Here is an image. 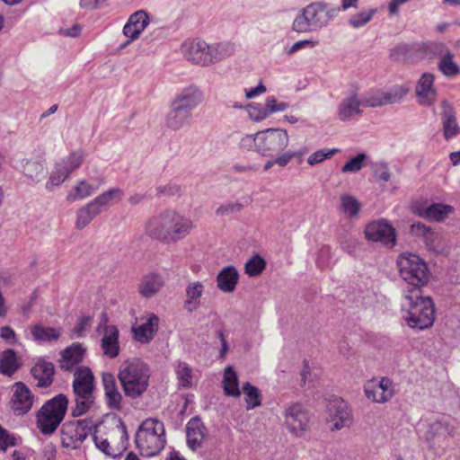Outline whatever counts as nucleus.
<instances>
[{"instance_id":"obj_6","label":"nucleus","mask_w":460,"mask_h":460,"mask_svg":"<svg viewBox=\"0 0 460 460\" xmlns=\"http://www.w3.org/2000/svg\"><path fill=\"white\" fill-rule=\"evenodd\" d=\"M135 442L143 456L159 454L166 444L164 423L156 419L143 420L136 433Z\"/></svg>"},{"instance_id":"obj_64","label":"nucleus","mask_w":460,"mask_h":460,"mask_svg":"<svg viewBox=\"0 0 460 460\" xmlns=\"http://www.w3.org/2000/svg\"><path fill=\"white\" fill-rule=\"evenodd\" d=\"M430 51H432L435 55L439 56L440 58L446 55V52H451L444 43L435 42L432 43L429 47Z\"/></svg>"},{"instance_id":"obj_44","label":"nucleus","mask_w":460,"mask_h":460,"mask_svg":"<svg viewBox=\"0 0 460 460\" xmlns=\"http://www.w3.org/2000/svg\"><path fill=\"white\" fill-rule=\"evenodd\" d=\"M407 93L408 89L402 85H396L388 92H383L384 105L400 102Z\"/></svg>"},{"instance_id":"obj_16","label":"nucleus","mask_w":460,"mask_h":460,"mask_svg":"<svg viewBox=\"0 0 460 460\" xmlns=\"http://www.w3.org/2000/svg\"><path fill=\"white\" fill-rule=\"evenodd\" d=\"M285 420L289 431L301 436L306 429L308 414L300 403H293L286 409Z\"/></svg>"},{"instance_id":"obj_52","label":"nucleus","mask_w":460,"mask_h":460,"mask_svg":"<svg viewBox=\"0 0 460 460\" xmlns=\"http://www.w3.org/2000/svg\"><path fill=\"white\" fill-rule=\"evenodd\" d=\"M340 150L338 148H332L330 150H317L314 153H313L308 158L307 163L310 165H315L317 164L322 163L325 159L331 158L333 155L338 153Z\"/></svg>"},{"instance_id":"obj_61","label":"nucleus","mask_w":460,"mask_h":460,"mask_svg":"<svg viewBox=\"0 0 460 460\" xmlns=\"http://www.w3.org/2000/svg\"><path fill=\"white\" fill-rule=\"evenodd\" d=\"M266 101L270 109V111H272V114L279 111H284L288 107V104L287 102H279L274 96L267 97Z\"/></svg>"},{"instance_id":"obj_28","label":"nucleus","mask_w":460,"mask_h":460,"mask_svg":"<svg viewBox=\"0 0 460 460\" xmlns=\"http://www.w3.org/2000/svg\"><path fill=\"white\" fill-rule=\"evenodd\" d=\"M159 318L152 314L146 323L133 328L134 338L141 343H147L153 340L158 330Z\"/></svg>"},{"instance_id":"obj_38","label":"nucleus","mask_w":460,"mask_h":460,"mask_svg":"<svg viewBox=\"0 0 460 460\" xmlns=\"http://www.w3.org/2000/svg\"><path fill=\"white\" fill-rule=\"evenodd\" d=\"M438 70L447 77H453L460 74V66L454 61V54L446 52L438 63Z\"/></svg>"},{"instance_id":"obj_14","label":"nucleus","mask_w":460,"mask_h":460,"mask_svg":"<svg viewBox=\"0 0 460 460\" xmlns=\"http://www.w3.org/2000/svg\"><path fill=\"white\" fill-rule=\"evenodd\" d=\"M366 238L369 241L380 242L387 247H394L396 243L394 227L385 220L369 223L365 229Z\"/></svg>"},{"instance_id":"obj_20","label":"nucleus","mask_w":460,"mask_h":460,"mask_svg":"<svg viewBox=\"0 0 460 460\" xmlns=\"http://www.w3.org/2000/svg\"><path fill=\"white\" fill-rule=\"evenodd\" d=\"M441 124L443 137L446 140H450L460 134V126L456 119V113L452 106L447 100L441 102Z\"/></svg>"},{"instance_id":"obj_60","label":"nucleus","mask_w":460,"mask_h":460,"mask_svg":"<svg viewBox=\"0 0 460 460\" xmlns=\"http://www.w3.org/2000/svg\"><path fill=\"white\" fill-rule=\"evenodd\" d=\"M92 323V317L90 316H83L78 320V323L73 329V332L77 337H82L85 332V330L90 327Z\"/></svg>"},{"instance_id":"obj_47","label":"nucleus","mask_w":460,"mask_h":460,"mask_svg":"<svg viewBox=\"0 0 460 460\" xmlns=\"http://www.w3.org/2000/svg\"><path fill=\"white\" fill-rule=\"evenodd\" d=\"M343 212L350 217L358 215L360 209V204L354 197L350 195H342L341 198Z\"/></svg>"},{"instance_id":"obj_53","label":"nucleus","mask_w":460,"mask_h":460,"mask_svg":"<svg viewBox=\"0 0 460 460\" xmlns=\"http://www.w3.org/2000/svg\"><path fill=\"white\" fill-rule=\"evenodd\" d=\"M259 132L243 137L240 140V146L245 150H253L258 153Z\"/></svg>"},{"instance_id":"obj_9","label":"nucleus","mask_w":460,"mask_h":460,"mask_svg":"<svg viewBox=\"0 0 460 460\" xmlns=\"http://www.w3.org/2000/svg\"><path fill=\"white\" fill-rule=\"evenodd\" d=\"M68 400L60 394L46 402L37 412V426L44 435L53 434L63 421Z\"/></svg>"},{"instance_id":"obj_22","label":"nucleus","mask_w":460,"mask_h":460,"mask_svg":"<svg viewBox=\"0 0 460 460\" xmlns=\"http://www.w3.org/2000/svg\"><path fill=\"white\" fill-rule=\"evenodd\" d=\"M85 349L79 342H74L60 352V367L65 371H71L83 361Z\"/></svg>"},{"instance_id":"obj_54","label":"nucleus","mask_w":460,"mask_h":460,"mask_svg":"<svg viewBox=\"0 0 460 460\" xmlns=\"http://www.w3.org/2000/svg\"><path fill=\"white\" fill-rule=\"evenodd\" d=\"M375 381H371L365 385V394L367 399L372 400L375 402L383 403L385 401H380V396H384L381 394Z\"/></svg>"},{"instance_id":"obj_17","label":"nucleus","mask_w":460,"mask_h":460,"mask_svg":"<svg viewBox=\"0 0 460 460\" xmlns=\"http://www.w3.org/2000/svg\"><path fill=\"white\" fill-rule=\"evenodd\" d=\"M202 101V92L198 87L190 85L178 93L172 103L189 113H192V111L195 110Z\"/></svg>"},{"instance_id":"obj_49","label":"nucleus","mask_w":460,"mask_h":460,"mask_svg":"<svg viewBox=\"0 0 460 460\" xmlns=\"http://www.w3.org/2000/svg\"><path fill=\"white\" fill-rule=\"evenodd\" d=\"M243 208V205L240 202L227 201L221 204L216 210L217 217H227L232 216L240 212Z\"/></svg>"},{"instance_id":"obj_12","label":"nucleus","mask_w":460,"mask_h":460,"mask_svg":"<svg viewBox=\"0 0 460 460\" xmlns=\"http://www.w3.org/2000/svg\"><path fill=\"white\" fill-rule=\"evenodd\" d=\"M97 332L100 334H102V338L101 339V349L103 355L109 358H114L119 356V330L115 325L108 324V317L105 313L102 314Z\"/></svg>"},{"instance_id":"obj_18","label":"nucleus","mask_w":460,"mask_h":460,"mask_svg":"<svg viewBox=\"0 0 460 460\" xmlns=\"http://www.w3.org/2000/svg\"><path fill=\"white\" fill-rule=\"evenodd\" d=\"M148 24L149 18L145 11H137L131 14L123 27V34L128 38V40L121 47H126L133 40L138 39Z\"/></svg>"},{"instance_id":"obj_41","label":"nucleus","mask_w":460,"mask_h":460,"mask_svg":"<svg viewBox=\"0 0 460 460\" xmlns=\"http://www.w3.org/2000/svg\"><path fill=\"white\" fill-rule=\"evenodd\" d=\"M243 392L245 394L246 408L248 410L254 409L261 405V394L256 386L246 382L243 385Z\"/></svg>"},{"instance_id":"obj_33","label":"nucleus","mask_w":460,"mask_h":460,"mask_svg":"<svg viewBox=\"0 0 460 460\" xmlns=\"http://www.w3.org/2000/svg\"><path fill=\"white\" fill-rule=\"evenodd\" d=\"M123 195V190L120 188L115 187L98 195L92 201L102 213L113 204L119 202L122 199Z\"/></svg>"},{"instance_id":"obj_29","label":"nucleus","mask_w":460,"mask_h":460,"mask_svg":"<svg viewBox=\"0 0 460 460\" xmlns=\"http://www.w3.org/2000/svg\"><path fill=\"white\" fill-rule=\"evenodd\" d=\"M22 173L31 182L38 183L47 174L45 164L37 158L26 159L22 162Z\"/></svg>"},{"instance_id":"obj_27","label":"nucleus","mask_w":460,"mask_h":460,"mask_svg":"<svg viewBox=\"0 0 460 460\" xmlns=\"http://www.w3.org/2000/svg\"><path fill=\"white\" fill-rule=\"evenodd\" d=\"M411 231L417 235L423 236L425 243L430 251L438 253L442 252L441 236L429 226L422 223H415L411 226Z\"/></svg>"},{"instance_id":"obj_26","label":"nucleus","mask_w":460,"mask_h":460,"mask_svg":"<svg viewBox=\"0 0 460 460\" xmlns=\"http://www.w3.org/2000/svg\"><path fill=\"white\" fill-rule=\"evenodd\" d=\"M239 280V273L235 267L226 266L217 275V286L224 293L234 291Z\"/></svg>"},{"instance_id":"obj_2","label":"nucleus","mask_w":460,"mask_h":460,"mask_svg":"<svg viewBox=\"0 0 460 460\" xmlns=\"http://www.w3.org/2000/svg\"><path fill=\"white\" fill-rule=\"evenodd\" d=\"M402 310L407 325L412 329L424 330L430 327L435 320V306L430 296L421 292L402 294Z\"/></svg>"},{"instance_id":"obj_30","label":"nucleus","mask_w":460,"mask_h":460,"mask_svg":"<svg viewBox=\"0 0 460 460\" xmlns=\"http://www.w3.org/2000/svg\"><path fill=\"white\" fill-rule=\"evenodd\" d=\"M205 287L200 281H192L188 283L185 288L186 299L184 301V308L192 313L200 305V297L204 293Z\"/></svg>"},{"instance_id":"obj_59","label":"nucleus","mask_w":460,"mask_h":460,"mask_svg":"<svg viewBox=\"0 0 460 460\" xmlns=\"http://www.w3.org/2000/svg\"><path fill=\"white\" fill-rule=\"evenodd\" d=\"M253 109L256 110L258 113L255 116H252V114L251 113V116L256 121L262 120L272 114V111H270V109L266 100L264 104L257 103L253 106Z\"/></svg>"},{"instance_id":"obj_25","label":"nucleus","mask_w":460,"mask_h":460,"mask_svg":"<svg viewBox=\"0 0 460 460\" xmlns=\"http://www.w3.org/2000/svg\"><path fill=\"white\" fill-rule=\"evenodd\" d=\"M192 118V113H189L171 103L170 111L165 117V126L172 130L177 131L185 126L190 125Z\"/></svg>"},{"instance_id":"obj_36","label":"nucleus","mask_w":460,"mask_h":460,"mask_svg":"<svg viewBox=\"0 0 460 460\" xmlns=\"http://www.w3.org/2000/svg\"><path fill=\"white\" fill-rule=\"evenodd\" d=\"M224 392L226 395L238 397L241 394L238 384V378L232 367H227L224 372Z\"/></svg>"},{"instance_id":"obj_1","label":"nucleus","mask_w":460,"mask_h":460,"mask_svg":"<svg viewBox=\"0 0 460 460\" xmlns=\"http://www.w3.org/2000/svg\"><path fill=\"white\" fill-rule=\"evenodd\" d=\"M193 227L192 221L173 210H167L151 217L146 233L150 237L170 243L186 237Z\"/></svg>"},{"instance_id":"obj_13","label":"nucleus","mask_w":460,"mask_h":460,"mask_svg":"<svg viewBox=\"0 0 460 460\" xmlns=\"http://www.w3.org/2000/svg\"><path fill=\"white\" fill-rule=\"evenodd\" d=\"M328 422L332 423V430H340L343 428H349L352 425L353 418L347 402L340 397L331 400L327 405Z\"/></svg>"},{"instance_id":"obj_48","label":"nucleus","mask_w":460,"mask_h":460,"mask_svg":"<svg viewBox=\"0 0 460 460\" xmlns=\"http://www.w3.org/2000/svg\"><path fill=\"white\" fill-rule=\"evenodd\" d=\"M366 159H367V155L366 154H364V153L358 154L355 157H353L350 160H349L342 166L341 172H343V173H348V172L355 173V172H359L362 169Z\"/></svg>"},{"instance_id":"obj_39","label":"nucleus","mask_w":460,"mask_h":460,"mask_svg":"<svg viewBox=\"0 0 460 460\" xmlns=\"http://www.w3.org/2000/svg\"><path fill=\"white\" fill-rule=\"evenodd\" d=\"M175 373L179 385L183 388H190L193 385L192 368L186 363L179 361L175 367Z\"/></svg>"},{"instance_id":"obj_10","label":"nucleus","mask_w":460,"mask_h":460,"mask_svg":"<svg viewBox=\"0 0 460 460\" xmlns=\"http://www.w3.org/2000/svg\"><path fill=\"white\" fill-rule=\"evenodd\" d=\"M258 154L262 156L274 157L288 146L289 137L283 128H267L259 131Z\"/></svg>"},{"instance_id":"obj_15","label":"nucleus","mask_w":460,"mask_h":460,"mask_svg":"<svg viewBox=\"0 0 460 460\" xmlns=\"http://www.w3.org/2000/svg\"><path fill=\"white\" fill-rule=\"evenodd\" d=\"M34 396L29 387L22 382H16L13 385L11 407L17 415L26 414L32 407Z\"/></svg>"},{"instance_id":"obj_42","label":"nucleus","mask_w":460,"mask_h":460,"mask_svg":"<svg viewBox=\"0 0 460 460\" xmlns=\"http://www.w3.org/2000/svg\"><path fill=\"white\" fill-rule=\"evenodd\" d=\"M339 243L342 251L351 256H356L359 251L358 239L351 234H345L340 236Z\"/></svg>"},{"instance_id":"obj_56","label":"nucleus","mask_w":460,"mask_h":460,"mask_svg":"<svg viewBox=\"0 0 460 460\" xmlns=\"http://www.w3.org/2000/svg\"><path fill=\"white\" fill-rule=\"evenodd\" d=\"M16 445V438L0 425V450L5 451L7 447Z\"/></svg>"},{"instance_id":"obj_4","label":"nucleus","mask_w":460,"mask_h":460,"mask_svg":"<svg viewBox=\"0 0 460 460\" xmlns=\"http://www.w3.org/2000/svg\"><path fill=\"white\" fill-rule=\"evenodd\" d=\"M339 12V8H328L327 4L320 2L311 3L299 11L292 30L298 33L317 31L326 27Z\"/></svg>"},{"instance_id":"obj_21","label":"nucleus","mask_w":460,"mask_h":460,"mask_svg":"<svg viewBox=\"0 0 460 460\" xmlns=\"http://www.w3.org/2000/svg\"><path fill=\"white\" fill-rule=\"evenodd\" d=\"M362 103L356 90L350 91L338 106V117L341 121H349L354 117L361 116Z\"/></svg>"},{"instance_id":"obj_37","label":"nucleus","mask_w":460,"mask_h":460,"mask_svg":"<svg viewBox=\"0 0 460 460\" xmlns=\"http://www.w3.org/2000/svg\"><path fill=\"white\" fill-rule=\"evenodd\" d=\"M33 339L40 342L57 341L60 337V332L52 327H46L42 324H36L31 328Z\"/></svg>"},{"instance_id":"obj_5","label":"nucleus","mask_w":460,"mask_h":460,"mask_svg":"<svg viewBox=\"0 0 460 460\" xmlns=\"http://www.w3.org/2000/svg\"><path fill=\"white\" fill-rule=\"evenodd\" d=\"M185 58L193 64L209 66L229 58L234 52V46L229 42L208 45L203 40L189 41L183 45Z\"/></svg>"},{"instance_id":"obj_24","label":"nucleus","mask_w":460,"mask_h":460,"mask_svg":"<svg viewBox=\"0 0 460 460\" xmlns=\"http://www.w3.org/2000/svg\"><path fill=\"white\" fill-rule=\"evenodd\" d=\"M186 438L188 447L190 449L196 450L201 447V443L205 438V427L199 418H191L187 422Z\"/></svg>"},{"instance_id":"obj_23","label":"nucleus","mask_w":460,"mask_h":460,"mask_svg":"<svg viewBox=\"0 0 460 460\" xmlns=\"http://www.w3.org/2000/svg\"><path fill=\"white\" fill-rule=\"evenodd\" d=\"M31 373L38 381L37 386L46 388L53 383L55 367L53 363L41 359L32 367Z\"/></svg>"},{"instance_id":"obj_40","label":"nucleus","mask_w":460,"mask_h":460,"mask_svg":"<svg viewBox=\"0 0 460 460\" xmlns=\"http://www.w3.org/2000/svg\"><path fill=\"white\" fill-rule=\"evenodd\" d=\"M452 211L453 208L451 206L437 203L432 204L427 208L425 216L429 219L441 221L446 218Z\"/></svg>"},{"instance_id":"obj_55","label":"nucleus","mask_w":460,"mask_h":460,"mask_svg":"<svg viewBox=\"0 0 460 460\" xmlns=\"http://www.w3.org/2000/svg\"><path fill=\"white\" fill-rule=\"evenodd\" d=\"M411 49V47L408 44H405V43L398 44L391 50V57L394 60L398 61V62L405 61L407 55Z\"/></svg>"},{"instance_id":"obj_32","label":"nucleus","mask_w":460,"mask_h":460,"mask_svg":"<svg viewBox=\"0 0 460 460\" xmlns=\"http://www.w3.org/2000/svg\"><path fill=\"white\" fill-rule=\"evenodd\" d=\"M22 364L20 359L15 353V351L12 349H7L1 352L0 354V373L11 376H13L20 367Z\"/></svg>"},{"instance_id":"obj_46","label":"nucleus","mask_w":460,"mask_h":460,"mask_svg":"<svg viewBox=\"0 0 460 460\" xmlns=\"http://www.w3.org/2000/svg\"><path fill=\"white\" fill-rule=\"evenodd\" d=\"M266 262L260 255H254L245 263V273L251 277L260 275L265 269Z\"/></svg>"},{"instance_id":"obj_62","label":"nucleus","mask_w":460,"mask_h":460,"mask_svg":"<svg viewBox=\"0 0 460 460\" xmlns=\"http://www.w3.org/2000/svg\"><path fill=\"white\" fill-rule=\"evenodd\" d=\"M296 155V152H293V151H288V152H285L283 154H281L280 155H278L275 157L274 159V162L276 164H279V166H286L289 162L290 160L295 157Z\"/></svg>"},{"instance_id":"obj_58","label":"nucleus","mask_w":460,"mask_h":460,"mask_svg":"<svg viewBox=\"0 0 460 460\" xmlns=\"http://www.w3.org/2000/svg\"><path fill=\"white\" fill-rule=\"evenodd\" d=\"M318 44V41L316 40H303L295 42L286 52L288 55L291 56L296 51L305 49V48H314Z\"/></svg>"},{"instance_id":"obj_3","label":"nucleus","mask_w":460,"mask_h":460,"mask_svg":"<svg viewBox=\"0 0 460 460\" xmlns=\"http://www.w3.org/2000/svg\"><path fill=\"white\" fill-rule=\"evenodd\" d=\"M150 375L148 365L139 358L123 362L118 371V379L125 396L130 399L142 396L149 386Z\"/></svg>"},{"instance_id":"obj_35","label":"nucleus","mask_w":460,"mask_h":460,"mask_svg":"<svg viewBox=\"0 0 460 460\" xmlns=\"http://www.w3.org/2000/svg\"><path fill=\"white\" fill-rule=\"evenodd\" d=\"M100 185L93 186L85 180L79 181L77 184L68 192L66 200L75 202L91 196Z\"/></svg>"},{"instance_id":"obj_19","label":"nucleus","mask_w":460,"mask_h":460,"mask_svg":"<svg viewBox=\"0 0 460 460\" xmlns=\"http://www.w3.org/2000/svg\"><path fill=\"white\" fill-rule=\"evenodd\" d=\"M435 76L430 73L421 75L416 85V96L419 103L431 106L437 100V90L434 87Z\"/></svg>"},{"instance_id":"obj_8","label":"nucleus","mask_w":460,"mask_h":460,"mask_svg":"<svg viewBox=\"0 0 460 460\" xmlns=\"http://www.w3.org/2000/svg\"><path fill=\"white\" fill-rule=\"evenodd\" d=\"M73 391L75 405L72 408V415H84L94 402V376L88 367H78L74 373Z\"/></svg>"},{"instance_id":"obj_34","label":"nucleus","mask_w":460,"mask_h":460,"mask_svg":"<svg viewBox=\"0 0 460 460\" xmlns=\"http://www.w3.org/2000/svg\"><path fill=\"white\" fill-rule=\"evenodd\" d=\"M100 214V209L97 208L93 201H90L85 206L78 209L76 214L77 219L75 222V228L78 230L84 229L95 217Z\"/></svg>"},{"instance_id":"obj_43","label":"nucleus","mask_w":460,"mask_h":460,"mask_svg":"<svg viewBox=\"0 0 460 460\" xmlns=\"http://www.w3.org/2000/svg\"><path fill=\"white\" fill-rule=\"evenodd\" d=\"M360 98L363 107H380L384 106L383 91L372 89L365 93Z\"/></svg>"},{"instance_id":"obj_45","label":"nucleus","mask_w":460,"mask_h":460,"mask_svg":"<svg viewBox=\"0 0 460 460\" xmlns=\"http://www.w3.org/2000/svg\"><path fill=\"white\" fill-rule=\"evenodd\" d=\"M376 12V8H371L356 13L349 18V24L356 29L360 28L369 22Z\"/></svg>"},{"instance_id":"obj_57","label":"nucleus","mask_w":460,"mask_h":460,"mask_svg":"<svg viewBox=\"0 0 460 460\" xmlns=\"http://www.w3.org/2000/svg\"><path fill=\"white\" fill-rule=\"evenodd\" d=\"M104 394L118 388L115 376L110 372L103 373L102 376Z\"/></svg>"},{"instance_id":"obj_31","label":"nucleus","mask_w":460,"mask_h":460,"mask_svg":"<svg viewBox=\"0 0 460 460\" xmlns=\"http://www.w3.org/2000/svg\"><path fill=\"white\" fill-rule=\"evenodd\" d=\"M164 286V279L159 274L150 273L144 276L138 286L140 295L146 298L154 296Z\"/></svg>"},{"instance_id":"obj_7","label":"nucleus","mask_w":460,"mask_h":460,"mask_svg":"<svg viewBox=\"0 0 460 460\" xmlns=\"http://www.w3.org/2000/svg\"><path fill=\"white\" fill-rule=\"evenodd\" d=\"M397 266L405 282L403 294L421 292V288L429 281V270L424 261L416 254H402L398 258Z\"/></svg>"},{"instance_id":"obj_11","label":"nucleus","mask_w":460,"mask_h":460,"mask_svg":"<svg viewBox=\"0 0 460 460\" xmlns=\"http://www.w3.org/2000/svg\"><path fill=\"white\" fill-rule=\"evenodd\" d=\"M84 159V154L77 150L56 163L50 176L46 182V189L49 191L53 190L55 187L60 186L69 176V174L79 168Z\"/></svg>"},{"instance_id":"obj_50","label":"nucleus","mask_w":460,"mask_h":460,"mask_svg":"<svg viewBox=\"0 0 460 460\" xmlns=\"http://www.w3.org/2000/svg\"><path fill=\"white\" fill-rule=\"evenodd\" d=\"M106 403L109 409L112 411H120L122 409L123 396L119 388L104 394Z\"/></svg>"},{"instance_id":"obj_51","label":"nucleus","mask_w":460,"mask_h":460,"mask_svg":"<svg viewBox=\"0 0 460 460\" xmlns=\"http://www.w3.org/2000/svg\"><path fill=\"white\" fill-rule=\"evenodd\" d=\"M376 385L379 388L381 394L384 396H380V401L387 402L389 401L394 394V389L393 385V382L388 377H383L379 382H376Z\"/></svg>"},{"instance_id":"obj_63","label":"nucleus","mask_w":460,"mask_h":460,"mask_svg":"<svg viewBox=\"0 0 460 460\" xmlns=\"http://www.w3.org/2000/svg\"><path fill=\"white\" fill-rule=\"evenodd\" d=\"M106 0H80L79 5L83 9L94 10L99 8Z\"/></svg>"}]
</instances>
